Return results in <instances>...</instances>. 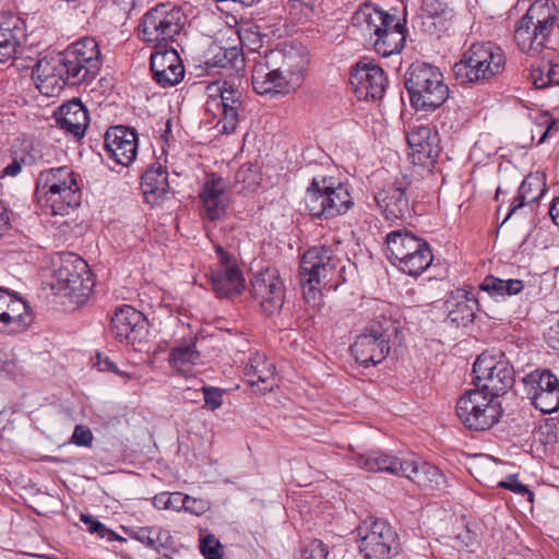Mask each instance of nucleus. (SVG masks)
<instances>
[{"mask_svg": "<svg viewBox=\"0 0 559 559\" xmlns=\"http://www.w3.org/2000/svg\"><path fill=\"white\" fill-rule=\"evenodd\" d=\"M100 67V51L92 37L70 45L62 53L37 61L33 76L39 92L58 95L67 84L76 85L95 78Z\"/></svg>", "mask_w": 559, "mask_h": 559, "instance_id": "1", "label": "nucleus"}, {"mask_svg": "<svg viewBox=\"0 0 559 559\" xmlns=\"http://www.w3.org/2000/svg\"><path fill=\"white\" fill-rule=\"evenodd\" d=\"M308 58L300 49H272L254 59L252 86L260 95L288 94L300 83Z\"/></svg>", "mask_w": 559, "mask_h": 559, "instance_id": "2", "label": "nucleus"}, {"mask_svg": "<svg viewBox=\"0 0 559 559\" xmlns=\"http://www.w3.org/2000/svg\"><path fill=\"white\" fill-rule=\"evenodd\" d=\"M353 25L382 57L401 52L405 45L406 19L371 3L364 4L355 12Z\"/></svg>", "mask_w": 559, "mask_h": 559, "instance_id": "3", "label": "nucleus"}, {"mask_svg": "<svg viewBox=\"0 0 559 559\" xmlns=\"http://www.w3.org/2000/svg\"><path fill=\"white\" fill-rule=\"evenodd\" d=\"M342 261L332 247L318 246L308 249L300 261V284L302 294L308 302L320 300L321 288L336 289L338 277L344 270Z\"/></svg>", "mask_w": 559, "mask_h": 559, "instance_id": "4", "label": "nucleus"}, {"mask_svg": "<svg viewBox=\"0 0 559 559\" xmlns=\"http://www.w3.org/2000/svg\"><path fill=\"white\" fill-rule=\"evenodd\" d=\"M79 176L69 166L41 170L36 179V195L44 199L53 215H67L81 203Z\"/></svg>", "mask_w": 559, "mask_h": 559, "instance_id": "5", "label": "nucleus"}, {"mask_svg": "<svg viewBox=\"0 0 559 559\" xmlns=\"http://www.w3.org/2000/svg\"><path fill=\"white\" fill-rule=\"evenodd\" d=\"M506 67L503 50L491 41L472 44L454 64L461 83H484L500 74Z\"/></svg>", "mask_w": 559, "mask_h": 559, "instance_id": "6", "label": "nucleus"}, {"mask_svg": "<svg viewBox=\"0 0 559 559\" xmlns=\"http://www.w3.org/2000/svg\"><path fill=\"white\" fill-rule=\"evenodd\" d=\"M50 287L55 295L83 304L91 295L94 281L87 263L74 253H63L53 261Z\"/></svg>", "mask_w": 559, "mask_h": 559, "instance_id": "7", "label": "nucleus"}, {"mask_svg": "<svg viewBox=\"0 0 559 559\" xmlns=\"http://www.w3.org/2000/svg\"><path fill=\"white\" fill-rule=\"evenodd\" d=\"M309 214L318 218H332L345 214L353 205L348 187L334 177L317 176L305 194Z\"/></svg>", "mask_w": 559, "mask_h": 559, "instance_id": "8", "label": "nucleus"}, {"mask_svg": "<svg viewBox=\"0 0 559 559\" xmlns=\"http://www.w3.org/2000/svg\"><path fill=\"white\" fill-rule=\"evenodd\" d=\"M405 87L417 110H433L449 97V88L438 68L427 63H413L405 73Z\"/></svg>", "mask_w": 559, "mask_h": 559, "instance_id": "9", "label": "nucleus"}, {"mask_svg": "<svg viewBox=\"0 0 559 559\" xmlns=\"http://www.w3.org/2000/svg\"><path fill=\"white\" fill-rule=\"evenodd\" d=\"M386 247L390 262L412 276L421 274L433 260L429 245L405 229L388 234Z\"/></svg>", "mask_w": 559, "mask_h": 559, "instance_id": "10", "label": "nucleus"}, {"mask_svg": "<svg viewBox=\"0 0 559 559\" xmlns=\"http://www.w3.org/2000/svg\"><path fill=\"white\" fill-rule=\"evenodd\" d=\"M556 15L552 7L539 0L532 3L514 31L519 49L530 56L539 53L554 29Z\"/></svg>", "mask_w": 559, "mask_h": 559, "instance_id": "11", "label": "nucleus"}, {"mask_svg": "<svg viewBox=\"0 0 559 559\" xmlns=\"http://www.w3.org/2000/svg\"><path fill=\"white\" fill-rule=\"evenodd\" d=\"M186 15L182 10L169 2L150 9L139 24L140 38L155 47H164L176 40L183 29Z\"/></svg>", "mask_w": 559, "mask_h": 559, "instance_id": "12", "label": "nucleus"}, {"mask_svg": "<svg viewBox=\"0 0 559 559\" xmlns=\"http://www.w3.org/2000/svg\"><path fill=\"white\" fill-rule=\"evenodd\" d=\"M395 332L390 318L381 316L369 321L350 347L356 361L365 367L380 364L390 353V341Z\"/></svg>", "mask_w": 559, "mask_h": 559, "instance_id": "13", "label": "nucleus"}, {"mask_svg": "<svg viewBox=\"0 0 559 559\" xmlns=\"http://www.w3.org/2000/svg\"><path fill=\"white\" fill-rule=\"evenodd\" d=\"M205 110L218 118L219 132L233 133L243 110L242 93L227 81L212 82L206 86Z\"/></svg>", "mask_w": 559, "mask_h": 559, "instance_id": "14", "label": "nucleus"}, {"mask_svg": "<svg viewBox=\"0 0 559 559\" xmlns=\"http://www.w3.org/2000/svg\"><path fill=\"white\" fill-rule=\"evenodd\" d=\"M502 409L498 400L480 390H469L456 403V415L468 429L484 431L498 423Z\"/></svg>", "mask_w": 559, "mask_h": 559, "instance_id": "15", "label": "nucleus"}, {"mask_svg": "<svg viewBox=\"0 0 559 559\" xmlns=\"http://www.w3.org/2000/svg\"><path fill=\"white\" fill-rule=\"evenodd\" d=\"M473 373L476 385L496 399L514 383V369L501 353L485 352L479 355L474 362Z\"/></svg>", "mask_w": 559, "mask_h": 559, "instance_id": "16", "label": "nucleus"}, {"mask_svg": "<svg viewBox=\"0 0 559 559\" xmlns=\"http://www.w3.org/2000/svg\"><path fill=\"white\" fill-rule=\"evenodd\" d=\"M356 532L364 559H391L397 554L396 534L385 521L368 518Z\"/></svg>", "mask_w": 559, "mask_h": 559, "instance_id": "17", "label": "nucleus"}, {"mask_svg": "<svg viewBox=\"0 0 559 559\" xmlns=\"http://www.w3.org/2000/svg\"><path fill=\"white\" fill-rule=\"evenodd\" d=\"M524 392L531 404L544 414L559 409V380L548 369H536L523 380Z\"/></svg>", "mask_w": 559, "mask_h": 559, "instance_id": "18", "label": "nucleus"}, {"mask_svg": "<svg viewBox=\"0 0 559 559\" xmlns=\"http://www.w3.org/2000/svg\"><path fill=\"white\" fill-rule=\"evenodd\" d=\"M250 294L263 312L272 314L280 310L284 302L285 288L277 270L266 267L255 273L251 280Z\"/></svg>", "mask_w": 559, "mask_h": 559, "instance_id": "19", "label": "nucleus"}, {"mask_svg": "<svg viewBox=\"0 0 559 559\" xmlns=\"http://www.w3.org/2000/svg\"><path fill=\"white\" fill-rule=\"evenodd\" d=\"M350 85L359 100L381 98L386 85L384 71L376 63L360 60L350 72Z\"/></svg>", "mask_w": 559, "mask_h": 559, "instance_id": "20", "label": "nucleus"}, {"mask_svg": "<svg viewBox=\"0 0 559 559\" xmlns=\"http://www.w3.org/2000/svg\"><path fill=\"white\" fill-rule=\"evenodd\" d=\"M219 265L211 272L212 288L218 297L231 298L245 288V278L230 257L216 248Z\"/></svg>", "mask_w": 559, "mask_h": 559, "instance_id": "21", "label": "nucleus"}, {"mask_svg": "<svg viewBox=\"0 0 559 559\" xmlns=\"http://www.w3.org/2000/svg\"><path fill=\"white\" fill-rule=\"evenodd\" d=\"M105 151L118 165L129 166L138 153L135 131L123 126L110 128L105 134Z\"/></svg>", "mask_w": 559, "mask_h": 559, "instance_id": "22", "label": "nucleus"}, {"mask_svg": "<svg viewBox=\"0 0 559 559\" xmlns=\"http://www.w3.org/2000/svg\"><path fill=\"white\" fill-rule=\"evenodd\" d=\"M409 158L415 165L431 166L440 153L439 138L429 126H417L407 134Z\"/></svg>", "mask_w": 559, "mask_h": 559, "instance_id": "23", "label": "nucleus"}, {"mask_svg": "<svg viewBox=\"0 0 559 559\" xmlns=\"http://www.w3.org/2000/svg\"><path fill=\"white\" fill-rule=\"evenodd\" d=\"M154 80L163 87L177 85L185 76V68L176 49L157 50L151 55Z\"/></svg>", "mask_w": 559, "mask_h": 559, "instance_id": "24", "label": "nucleus"}, {"mask_svg": "<svg viewBox=\"0 0 559 559\" xmlns=\"http://www.w3.org/2000/svg\"><path fill=\"white\" fill-rule=\"evenodd\" d=\"M200 199L207 219L217 221L222 218L229 205L226 181L215 175L209 176L200 192Z\"/></svg>", "mask_w": 559, "mask_h": 559, "instance_id": "25", "label": "nucleus"}, {"mask_svg": "<svg viewBox=\"0 0 559 559\" xmlns=\"http://www.w3.org/2000/svg\"><path fill=\"white\" fill-rule=\"evenodd\" d=\"M144 328L142 312L128 305L119 308L111 319V333L120 343H134Z\"/></svg>", "mask_w": 559, "mask_h": 559, "instance_id": "26", "label": "nucleus"}, {"mask_svg": "<svg viewBox=\"0 0 559 559\" xmlns=\"http://www.w3.org/2000/svg\"><path fill=\"white\" fill-rule=\"evenodd\" d=\"M24 37L23 22L12 13H0V63L13 59Z\"/></svg>", "mask_w": 559, "mask_h": 559, "instance_id": "27", "label": "nucleus"}, {"mask_svg": "<svg viewBox=\"0 0 559 559\" xmlns=\"http://www.w3.org/2000/svg\"><path fill=\"white\" fill-rule=\"evenodd\" d=\"M412 455L396 456L380 451H371L366 454L357 455L356 462L358 466L367 472H385L396 476H406V465L409 463Z\"/></svg>", "mask_w": 559, "mask_h": 559, "instance_id": "28", "label": "nucleus"}, {"mask_svg": "<svg viewBox=\"0 0 559 559\" xmlns=\"http://www.w3.org/2000/svg\"><path fill=\"white\" fill-rule=\"evenodd\" d=\"M444 305L448 320L457 326L473 322L479 306L476 296L464 288L452 292Z\"/></svg>", "mask_w": 559, "mask_h": 559, "instance_id": "29", "label": "nucleus"}, {"mask_svg": "<svg viewBox=\"0 0 559 559\" xmlns=\"http://www.w3.org/2000/svg\"><path fill=\"white\" fill-rule=\"evenodd\" d=\"M57 126L66 133L80 139L84 135L90 122L87 109L81 100L72 99L63 104L56 112Z\"/></svg>", "mask_w": 559, "mask_h": 559, "instance_id": "30", "label": "nucleus"}, {"mask_svg": "<svg viewBox=\"0 0 559 559\" xmlns=\"http://www.w3.org/2000/svg\"><path fill=\"white\" fill-rule=\"evenodd\" d=\"M378 207L389 221L403 218L408 212V199L401 186L389 185L376 193Z\"/></svg>", "mask_w": 559, "mask_h": 559, "instance_id": "31", "label": "nucleus"}, {"mask_svg": "<svg viewBox=\"0 0 559 559\" xmlns=\"http://www.w3.org/2000/svg\"><path fill=\"white\" fill-rule=\"evenodd\" d=\"M407 464L405 477L418 486L430 490H442L447 487V478L437 466L416 460L414 455Z\"/></svg>", "mask_w": 559, "mask_h": 559, "instance_id": "32", "label": "nucleus"}, {"mask_svg": "<svg viewBox=\"0 0 559 559\" xmlns=\"http://www.w3.org/2000/svg\"><path fill=\"white\" fill-rule=\"evenodd\" d=\"M245 376L248 384L257 388V392L265 393L274 386L275 367L263 354L254 353L245 369Z\"/></svg>", "mask_w": 559, "mask_h": 559, "instance_id": "33", "label": "nucleus"}, {"mask_svg": "<svg viewBox=\"0 0 559 559\" xmlns=\"http://www.w3.org/2000/svg\"><path fill=\"white\" fill-rule=\"evenodd\" d=\"M168 364L176 373L192 377L195 368L201 365V355L194 341H185L170 349Z\"/></svg>", "mask_w": 559, "mask_h": 559, "instance_id": "34", "label": "nucleus"}, {"mask_svg": "<svg viewBox=\"0 0 559 559\" xmlns=\"http://www.w3.org/2000/svg\"><path fill=\"white\" fill-rule=\"evenodd\" d=\"M0 324L8 333H20L27 329L33 317L28 305L19 297L10 295L5 312L0 313Z\"/></svg>", "mask_w": 559, "mask_h": 559, "instance_id": "35", "label": "nucleus"}, {"mask_svg": "<svg viewBox=\"0 0 559 559\" xmlns=\"http://www.w3.org/2000/svg\"><path fill=\"white\" fill-rule=\"evenodd\" d=\"M141 189L148 202H154L169 190L168 174L160 164L152 165L143 175Z\"/></svg>", "mask_w": 559, "mask_h": 559, "instance_id": "36", "label": "nucleus"}, {"mask_svg": "<svg viewBox=\"0 0 559 559\" xmlns=\"http://www.w3.org/2000/svg\"><path fill=\"white\" fill-rule=\"evenodd\" d=\"M126 532L131 539L156 551L165 547L170 538L169 532L160 526H132Z\"/></svg>", "mask_w": 559, "mask_h": 559, "instance_id": "37", "label": "nucleus"}, {"mask_svg": "<svg viewBox=\"0 0 559 559\" xmlns=\"http://www.w3.org/2000/svg\"><path fill=\"white\" fill-rule=\"evenodd\" d=\"M211 56L205 60L207 69H231L237 72L243 69L245 59L237 47H214L210 50Z\"/></svg>", "mask_w": 559, "mask_h": 559, "instance_id": "38", "label": "nucleus"}, {"mask_svg": "<svg viewBox=\"0 0 559 559\" xmlns=\"http://www.w3.org/2000/svg\"><path fill=\"white\" fill-rule=\"evenodd\" d=\"M479 288L492 299L500 300L506 296L520 294L524 289V283L521 280H501L489 275L484 278Z\"/></svg>", "mask_w": 559, "mask_h": 559, "instance_id": "39", "label": "nucleus"}, {"mask_svg": "<svg viewBox=\"0 0 559 559\" xmlns=\"http://www.w3.org/2000/svg\"><path fill=\"white\" fill-rule=\"evenodd\" d=\"M544 182L538 175H528L522 181L519 188L516 203L512 205L511 211L507 215L508 219L518 209L524 206L525 203L537 201L543 194Z\"/></svg>", "mask_w": 559, "mask_h": 559, "instance_id": "40", "label": "nucleus"}, {"mask_svg": "<svg viewBox=\"0 0 559 559\" xmlns=\"http://www.w3.org/2000/svg\"><path fill=\"white\" fill-rule=\"evenodd\" d=\"M261 173L255 165L245 164L235 175V188L239 192H252L261 182Z\"/></svg>", "mask_w": 559, "mask_h": 559, "instance_id": "41", "label": "nucleus"}, {"mask_svg": "<svg viewBox=\"0 0 559 559\" xmlns=\"http://www.w3.org/2000/svg\"><path fill=\"white\" fill-rule=\"evenodd\" d=\"M318 0H287L285 9L300 23L309 21L316 13Z\"/></svg>", "mask_w": 559, "mask_h": 559, "instance_id": "42", "label": "nucleus"}, {"mask_svg": "<svg viewBox=\"0 0 559 559\" xmlns=\"http://www.w3.org/2000/svg\"><path fill=\"white\" fill-rule=\"evenodd\" d=\"M532 78L537 88H544L548 85H559V64L548 61L543 68L534 70Z\"/></svg>", "mask_w": 559, "mask_h": 559, "instance_id": "43", "label": "nucleus"}, {"mask_svg": "<svg viewBox=\"0 0 559 559\" xmlns=\"http://www.w3.org/2000/svg\"><path fill=\"white\" fill-rule=\"evenodd\" d=\"M153 504L158 510H170L181 512L185 507V495L182 492H160L154 496Z\"/></svg>", "mask_w": 559, "mask_h": 559, "instance_id": "44", "label": "nucleus"}, {"mask_svg": "<svg viewBox=\"0 0 559 559\" xmlns=\"http://www.w3.org/2000/svg\"><path fill=\"white\" fill-rule=\"evenodd\" d=\"M237 34L242 47L249 51H257L262 46V38L255 26L241 24Z\"/></svg>", "mask_w": 559, "mask_h": 559, "instance_id": "45", "label": "nucleus"}, {"mask_svg": "<svg viewBox=\"0 0 559 559\" xmlns=\"http://www.w3.org/2000/svg\"><path fill=\"white\" fill-rule=\"evenodd\" d=\"M81 521L87 526V530L91 533L97 534L100 538H105L109 542L124 540V538L108 530L102 522L94 519L92 515L81 514Z\"/></svg>", "mask_w": 559, "mask_h": 559, "instance_id": "46", "label": "nucleus"}, {"mask_svg": "<svg viewBox=\"0 0 559 559\" xmlns=\"http://www.w3.org/2000/svg\"><path fill=\"white\" fill-rule=\"evenodd\" d=\"M17 155V160L23 163L24 166H33L40 164V159H43V155L38 152L39 150L34 142H23L21 147L14 151Z\"/></svg>", "mask_w": 559, "mask_h": 559, "instance_id": "47", "label": "nucleus"}, {"mask_svg": "<svg viewBox=\"0 0 559 559\" xmlns=\"http://www.w3.org/2000/svg\"><path fill=\"white\" fill-rule=\"evenodd\" d=\"M328 548L319 539H313L305 544L300 550L298 559H326Z\"/></svg>", "mask_w": 559, "mask_h": 559, "instance_id": "48", "label": "nucleus"}, {"mask_svg": "<svg viewBox=\"0 0 559 559\" xmlns=\"http://www.w3.org/2000/svg\"><path fill=\"white\" fill-rule=\"evenodd\" d=\"M497 485L501 488L508 489L516 495L527 498V501L533 502L534 493L528 487L519 481L516 476H509L506 480L498 481Z\"/></svg>", "mask_w": 559, "mask_h": 559, "instance_id": "49", "label": "nucleus"}, {"mask_svg": "<svg viewBox=\"0 0 559 559\" xmlns=\"http://www.w3.org/2000/svg\"><path fill=\"white\" fill-rule=\"evenodd\" d=\"M210 508V501L185 495V507L182 508V511L200 516L206 513Z\"/></svg>", "mask_w": 559, "mask_h": 559, "instance_id": "50", "label": "nucleus"}, {"mask_svg": "<svg viewBox=\"0 0 559 559\" xmlns=\"http://www.w3.org/2000/svg\"><path fill=\"white\" fill-rule=\"evenodd\" d=\"M221 547L219 542L213 535L204 537L200 546L205 559H222Z\"/></svg>", "mask_w": 559, "mask_h": 559, "instance_id": "51", "label": "nucleus"}, {"mask_svg": "<svg viewBox=\"0 0 559 559\" xmlns=\"http://www.w3.org/2000/svg\"><path fill=\"white\" fill-rule=\"evenodd\" d=\"M498 467L496 461H492L489 457H484L480 462L477 463L475 466L476 472L479 476V481L484 483L486 486H490L492 483V479L490 475H487V473L493 472Z\"/></svg>", "mask_w": 559, "mask_h": 559, "instance_id": "52", "label": "nucleus"}, {"mask_svg": "<svg viewBox=\"0 0 559 559\" xmlns=\"http://www.w3.org/2000/svg\"><path fill=\"white\" fill-rule=\"evenodd\" d=\"M205 406L215 411L222 406V390L213 386H203Z\"/></svg>", "mask_w": 559, "mask_h": 559, "instance_id": "53", "label": "nucleus"}, {"mask_svg": "<svg viewBox=\"0 0 559 559\" xmlns=\"http://www.w3.org/2000/svg\"><path fill=\"white\" fill-rule=\"evenodd\" d=\"M72 442L80 447H90L93 441V433L90 428L78 425L73 431Z\"/></svg>", "mask_w": 559, "mask_h": 559, "instance_id": "54", "label": "nucleus"}, {"mask_svg": "<svg viewBox=\"0 0 559 559\" xmlns=\"http://www.w3.org/2000/svg\"><path fill=\"white\" fill-rule=\"evenodd\" d=\"M539 120L540 121L538 122V127H545V130L542 131L540 138L537 142L538 144H542L547 140V138L550 135V133L556 129L557 122L555 120H552L550 118V116L547 114L540 116Z\"/></svg>", "mask_w": 559, "mask_h": 559, "instance_id": "55", "label": "nucleus"}, {"mask_svg": "<svg viewBox=\"0 0 559 559\" xmlns=\"http://www.w3.org/2000/svg\"><path fill=\"white\" fill-rule=\"evenodd\" d=\"M546 340L551 348L559 349V322L549 328Z\"/></svg>", "mask_w": 559, "mask_h": 559, "instance_id": "56", "label": "nucleus"}, {"mask_svg": "<svg viewBox=\"0 0 559 559\" xmlns=\"http://www.w3.org/2000/svg\"><path fill=\"white\" fill-rule=\"evenodd\" d=\"M37 148L39 150V154L43 155V159H40V164H50L55 157V148L51 145H45L41 143H36Z\"/></svg>", "mask_w": 559, "mask_h": 559, "instance_id": "57", "label": "nucleus"}, {"mask_svg": "<svg viewBox=\"0 0 559 559\" xmlns=\"http://www.w3.org/2000/svg\"><path fill=\"white\" fill-rule=\"evenodd\" d=\"M22 166H24L23 163L17 160V155L14 152L12 162L3 169V175L14 177L21 173Z\"/></svg>", "mask_w": 559, "mask_h": 559, "instance_id": "58", "label": "nucleus"}, {"mask_svg": "<svg viewBox=\"0 0 559 559\" xmlns=\"http://www.w3.org/2000/svg\"><path fill=\"white\" fill-rule=\"evenodd\" d=\"M96 365L99 371H116V366L112 361H110L107 357H102L99 354L97 355Z\"/></svg>", "mask_w": 559, "mask_h": 559, "instance_id": "59", "label": "nucleus"}, {"mask_svg": "<svg viewBox=\"0 0 559 559\" xmlns=\"http://www.w3.org/2000/svg\"><path fill=\"white\" fill-rule=\"evenodd\" d=\"M9 212L0 200V237L2 236L3 230L9 226Z\"/></svg>", "mask_w": 559, "mask_h": 559, "instance_id": "60", "label": "nucleus"}, {"mask_svg": "<svg viewBox=\"0 0 559 559\" xmlns=\"http://www.w3.org/2000/svg\"><path fill=\"white\" fill-rule=\"evenodd\" d=\"M549 215L555 223L559 227V197L555 198L551 201L550 207H549Z\"/></svg>", "mask_w": 559, "mask_h": 559, "instance_id": "61", "label": "nucleus"}, {"mask_svg": "<svg viewBox=\"0 0 559 559\" xmlns=\"http://www.w3.org/2000/svg\"><path fill=\"white\" fill-rule=\"evenodd\" d=\"M259 1L260 0H236V2H239V3H241L243 5H248V7L254 4Z\"/></svg>", "mask_w": 559, "mask_h": 559, "instance_id": "62", "label": "nucleus"}]
</instances>
